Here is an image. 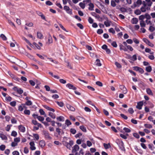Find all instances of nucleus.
Masks as SVG:
<instances>
[{"label": "nucleus", "instance_id": "nucleus-1", "mask_svg": "<svg viewBox=\"0 0 155 155\" xmlns=\"http://www.w3.org/2000/svg\"><path fill=\"white\" fill-rule=\"evenodd\" d=\"M42 133L45 139L50 140L52 139L51 137L50 136V134L48 131L46 130H43Z\"/></svg>", "mask_w": 155, "mask_h": 155}, {"label": "nucleus", "instance_id": "nucleus-2", "mask_svg": "<svg viewBox=\"0 0 155 155\" xmlns=\"http://www.w3.org/2000/svg\"><path fill=\"white\" fill-rule=\"evenodd\" d=\"M133 68L134 70L138 71L141 74H143L144 72V71L143 68L138 66L133 67Z\"/></svg>", "mask_w": 155, "mask_h": 155}, {"label": "nucleus", "instance_id": "nucleus-3", "mask_svg": "<svg viewBox=\"0 0 155 155\" xmlns=\"http://www.w3.org/2000/svg\"><path fill=\"white\" fill-rule=\"evenodd\" d=\"M13 90L16 91L19 94H21L23 92V90L20 88H18L17 87H15L13 88Z\"/></svg>", "mask_w": 155, "mask_h": 155}, {"label": "nucleus", "instance_id": "nucleus-4", "mask_svg": "<svg viewBox=\"0 0 155 155\" xmlns=\"http://www.w3.org/2000/svg\"><path fill=\"white\" fill-rule=\"evenodd\" d=\"M64 9L66 12L67 13L70 15H72V10L71 9H70L69 7L65 5L64 7Z\"/></svg>", "mask_w": 155, "mask_h": 155}, {"label": "nucleus", "instance_id": "nucleus-5", "mask_svg": "<svg viewBox=\"0 0 155 155\" xmlns=\"http://www.w3.org/2000/svg\"><path fill=\"white\" fill-rule=\"evenodd\" d=\"M143 41L147 44L150 46L153 47L154 46V45L152 43L150 42L146 38H143Z\"/></svg>", "mask_w": 155, "mask_h": 155}, {"label": "nucleus", "instance_id": "nucleus-6", "mask_svg": "<svg viewBox=\"0 0 155 155\" xmlns=\"http://www.w3.org/2000/svg\"><path fill=\"white\" fill-rule=\"evenodd\" d=\"M79 149V147L78 145H75L73 147V148L72 150V152L73 153L78 151Z\"/></svg>", "mask_w": 155, "mask_h": 155}, {"label": "nucleus", "instance_id": "nucleus-7", "mask_svg": "<svg viewBox=\"0 0 155 155\" xmlns=\"http://www.w3.org/2000/svg\"><path fill=\"white\" fill-rule=\"evenodd\" d=\"M36 13L39 16L41 17V18L43 19L46 21L45 18V15L43 14V13L40 11H36Z\"/></svg>", "mask_w": 155, "mask_h": 155}, {"label": "nucleus", "instance_id": "nucleus-8", "mask_svg": "<svg viewBox=\"0 0 155 155\" xmlns=\"http://www.w3.org/2000/svg\"><path fill=\"white\" fill-rule=\"evenodd\" d=\"M66 87L70 89H72L74 90H75L76 87H74L73 85L71 84L68 83L66 85Z\"/></svg>", "mask_w": 155, "mask_h": 155}, {"label": "nucleus", "instance_id": "nucleus-9", "mask_svg": "<svg viewBox=\"0 0 155 155\" xmlns=\"http://www.w3.org/2000/svg\"><path fill=\"white\" fill-rule=\"evenodd\" d=\"M30 148L31 150H35L36 147L35 146V143L34 142L32 141L30 143Z\"/></svg>", "mask_w": 155, "mask_h": 155}, {"label": "nucleus", "instance_id": "nucleus-10", "mask_svg": "<svg viewBox=\"0 0 155 155\" xmlns=\"http://www.w3.org/2000/svg\"><path fill=\"white\" fill-rule=\"evenodd\" d=\"M143 105V102L141 101L137 103L136 107L138 109L140 110L142 109V107Z\"/></svg>", "mask_w": 155, "mask_h": 155}, {"label": "nucleus", "instance_id": "nucleus-11", "mask_svg": "<svg viewBox=\"0 0 155 155\" xmlns=\"http://www.w3.org/2000/svg\"><path fill=\"white\" fill-rule=\"evenodd\" d=\"M32 123L34 125H37L38 127H42V125L41 124L38 123L36 120H32Z\"/></svg>", "mask_w": 155, "mask_h": 155}, {"label": "nucleus", "instance_id": "nucleus-12", "mask_svg": "<svg viewBox=\"0 0 155 155\" xmlns=\"http://www.w3.org/2000/svg\"><path fill=\"white\" fill-rule=\"evenodd\" d=\"M39 145L41 148H43L45 145V141L44 140H40L39 142Z\"/></svg>", "mask_w": 155, "mask_h": 155}, {"label": "nucleus", "instance_id": "nucleus-13", "mask_svg": "<svg viewBox=\"0 0 155 155\" xmlns=\"http://www.w3.org/2000/svg\"><path fill=\"white\" fill-rule=\"evenodd\" d=\"M134 149L136 150V151L139 153L141 154H143V150L139 148L137 146H135L134 147Z\"/></svg>", "mask_w": 155, "mask_h": 155}, {"label": "nucleus", "instance_id": "nucleus-14", "mask_svg": "<svg viewBox=\"0 0 155 155\" xmlns=\"http://www.w3.org/2000/svg\"><path fill=\"white\" fill-rule=\"evenodd\" d=\"M142 2L141 0H137L135 3L134 2V8L136 7L137 6V5H140L142 4Z\"/></svg>", "mask_w": 155, "mask_h": 155}, {"label": "nucleus", "instance_id": "nucleus-15", "mask_svg": "<svg viewBox=\"0 0 155 155\" xmlns=\"http://www.w3.org/2000/svg\"><path fill=\"white\" fill-rule=\"evenodd\" d=\"M18 129L21 132L24 133L25 131V127L22 125L18 126Z\"/></svg>", "mask_w": 155, "mask_h": 155}, {"label": "nucleus", "instance_id": "nucleus-16", "mask_svg": "<svg viewBox=\"0 0 155 155\" xmlns=\"http://www.w3.org/2000/svg\"><path fill=\"white\" fill-rule=\"evenodd\" d=\"M89 8L88 9L90 11L94 10V5L92 3L90 2L88 4Z\"/></svg>", "mask_w": 155, "mask_h": 155}, {"label": "nucleus", "instance_id": "nucleus-17", "mask_svg": "<svg viewBox=\"0 0 155 155\" xmlns=\"http://www.w3.org/2000/svg\"><path fill=\"white\" fill-rule=\"evenodd\" d=\"M0 137L2 140H7L8 138L6 136L3 134L1 133L0 134Z\"/></svg>", "mask_w": 155, "mask_h": 155}, {"label": "nucleus", "instance_id": "nucleus-18", "mask_svg": "<svg viewBox=\"0 0 155 155\" xmlns=\"http://www.w3.org/2000/svg\"><path fill=\"white\" fill-rule=\"evenodd\" d=\"M67 107L69 110L74 111L75 110V109L73 107L71 106L70 104H68L67 105Z\"/></svg>", "mask_w": 155, "mask_h": 155}, {"label": "nucleus", "instance_id": "nucleus-19", "mask_svg": "<svg viewBox=\"0 0 155 155\" xmlns=\"http://www.w3.org/2000/svg\"><path fill=\"white\" fill-rule=\"evenodd\" d=\"M103 145L105 149H107L109 148H111V146L109 143H108V144L104 143Z\"/></svg>", "mask_w": 155, "mask_h": 155}, {"label": "nucleus", "instance_id": "nucleus-20", "mask_svg": "<svg viewBox=\"0 0 155 155\" xmlns=\"http://www.w3.org/2000/svg\"><path fill=\"white\" fill-rule=\"evenodd\" d=\"M44 107L45 109H47L48 110L52 111L53 112L55 111V110L54 109L51 107H50L47 105H45L44 106Z\"/></svg>", "mask_w": 155, "mask_h": 155}, {"label": "nucleus", "instance_id": "nucleus-21", "mask_svg": "<svg viewBox=\"0 0 155 155\" xmlns=\"http://www.w3.org/2000/svg\"><path fill=\"white\" fill-rule=\"evenodd\" d=\"M53 42L52 38L50 35H49L48 37L47 43L49 44L52 43Z\"/></svg>", "mask_w": 155, "mask_h": 155}, {"label": "nucleus", "instance_id": "nucleus-22", "mask_svg": "<svg viewBox=\"0 0 155 155\" xmlns=\"http://www.w3.org/2000/svg\"><path fill=\"white\" fill-rule=\"evenodd\" d=\"M96 65L98 66H101V63L100 60L99 59H97L95 62Z\"/></svg>", "mask_w": 155, "mask_h": 155}, {"label": "nucleus", "instance_id": "nucleus-23", "mask_svg": "<svg viewBox=\"0 0 155 155\" xmlns=\"http://www.w3.org/2000/svg\"><path fill=\"white\" fill-rule=\"evenodd\" d=\"M64 146H65L67 148L70 149L71 147V145H70L67 142H64Z\"/></svg>", "mask_w": 155, "mask_h": 155}, {"label": "nucleus", "instance_id": "nucleus-24", "mask_svg": "<svg viewBox=\"0 0 155 155\" xmlns=\"http://www.w3.org/2000/svg\"><path fill=\"white\" fill-rule=\"evenodd\" d=\"M138 22V19L137 18H133L132 20V23L133 24H137Z\"/></svg>", "mask_w": 155, "mask_h": 155}, {"label": "nucleus", "instance_id": "nucleus-25", "mask_svg": "<svg viewBox=\"0 0 155 155\" xmlns=\"http://www.w3.org/2000/svg\"><path fill=\"white\" fill-rule=\"evenodd\" d=\"M147 93L150 95H153V93L150 88H148L146 89Z\"/></svg>", "mask_w": 155, "mask_h": 155}, {"label": "nucleus", "instance_id": "nucleus-26", "mask_svg": "<svg viewBox=\"0 0 155 155\" xmlns=\"http://www.w3.org/2000/svg\"><path fill=\"white\" fill-rule=\"evenodd\" d=\"M124 144L123 142L122 141L121 143V144L119 145V147L122 150H125L124 147Z\"/></svg>", "mask_w": 155, "mask_h": 155}, {"label": "nucleus", "instance_id": "nucleus-27", "mask_svg": "<svg viewBox=\"0 0 155 155\" xmlns=\"http://www.w3.org/2000/svg\"><path fill=\"white\" fill-rule=\"evenodd\" d=\"M64 117L61 116H60L57 117L56 119L57 120L60 121H64Z\"/></svg>", "mask_w": 155, "mask_h": 155}, {"label": "nucleus", "instance_id": "nucleus-28", "mask_svg": "<svg viewBox=\"0 0 155 155\" xmlns=\"http://www.w3.org/2000/svg\"><path fill=\"white\" fill-rule=\"evenodd\" d=\"M80 128L84 132H86L87 131L86 127L83 125L80 126Z\"/></svg>", "mask_w": 155, "mask_h": 155}, {"label": "nucleus", "instance_id": "nucleus-29", "mask_svg": "<svg viewBox=\"0 0 155 155\" xmlns=\"http://www.w3.org/2000/svg\"><path fill=\"white\" fill-rule=\"evenodd\" d=\"M65 124L68 127L71 124V123L69 120L67 119L65 121Z\"/></svg>", "mask_w": 155, "mask_h": 155}, {"label": "nucleus", "instance_id": "nucleus-30", "mask_svg": "<svg viewBox=\"0 0 155 155\" xmlns=\"http://www.w3.org/2000/svg\"><path fill=\"white\" fill-rule=\"evenodd\" d=\"M146 71L148 72H150L152 71V68L150 66L147 67L146 68Z\"/></svg>", "mask_w": 155, "mask_h": 155}, {"label": "nucleus", "instance_id": "nucleus-31", "mask_svg": "<svg viewBox=\"0 0 155 155\" xmlns=\"http://www.w3.org/2000/svg\"><path fill=\"white\" fill-rule=\"evenodd\" d=\"M49 115L53 119H54L56 117L55 114L52 112H49Z\"/></svg>", "mask_w": 155, "mask_h": 155}, {"label": "nucleus", "instance_id": "nucleus-32", "mask_svg": "<svg viewBox=\"0 0 155 155\" xmlns=\"http://www.w3.org/2000/svg\"><path fill=\"white\" fill-rule=\"evenodd\" d=\"M55 102L58 104V105L61 107H62L64 106V104L62 102H59L58 101H55Z\"/></svg>", "mask_w": 155, "mask_h": 155}, {"label": "nucleus", "instance_id": "nucleus-33", "mask_svg": "<svg viewBox=\"0 0 155 155\" xmlns=\"http://www.w3.org/2000/svg\"><path fill=\"white\" fill-rule=\"evenodd\" d=\"M12 100V97L8 95V96L6 97H5V100L7 101H11Z\"/></svg>", "mask_w": 155, "mask_h": 155}, {"label": "nucleus", "instance_id": "nucleus-34", "mask_svg": "<svg viewBox=\"0 0 155 155\" xmlns=\"http://www.w3.org/2000/svg\"><path fill=\"white\" fill-rule=\"evenodd\" d=\"M140 24L141 27H145L146 26V24L144 21H140Z\"/></svg>", "mask_w": 155, "mask_h": 155}, {"label": "nucleus", "instance_id": "nucleus-35", "mask_svg": "<svg viewBox=\"0 0 155 155\" xmlns=\"http://www.w3.org/2000/svg\"><path fill=\"white\" fill-rule=\"evenodd\" d=\"M37 35L38 38L39 39H41L43 38V35L42 34L39 32H37Z\"/></svg>", "mask_w": 155, "mask_h": 155}, {"label": "nucleus", "instance_id": "nucleus-36", "mask_svg": "<svg viewBox=\"0 0 155 155\" xmlns=\"http://www.w3.org/2000/svg\"><path fill=\"white\" fill-rule=\"evenodd\" d=\"M17 135V133L15 131L13 130L12 132L11 135L15 137H16Z\"/></svg>", "mask_w": 155, "mask_h": 155}, {"label": "nucleus", "instance_id": "nucleus-37", "mask_svg": "<svg viewBox=\"0 0 155 155\" xmlns=\"http://www.w3.org/2000/svg\"><path fill=\"white\" fill-rule=\"evenodd\" d=\"M70 132L72 134H74L76 133V130L74 128H71L70 130Z\"/></svg>", "mask_w": 155, "mask_h": 155}, {"label": "nucleus", "instance_id": "nucleus-38", "mask_svg": "<svg viewBox=\"0 0 155 155\" xmlns=\"http://www.w3.org/2000/svg\"><path fill=\"white\" fill-rule=\"evenodd\" d=\"M148 146L149 148L152 150H153L155 148L152 144H149L148 145Z\"/></svg>", "mask_w": 155, "mask_h": 155}, {"label": "nucleus", "instance_id": "nucleus-39", "mask_svg": "<svg viewBox=\"0 0 155 155\" xmlns=\"http://www.w3.org/2000/svg\"><path fill=\"white\" fill-rule=\"evenodd\" d=\"M79 5L80 7L82 9H84L85 6V5L84 3L82 2H80L79 4Z\"/></svg>", "mask_w": 155, "mask_h": 155}, {"label": "nucleus", "instance_id": "nucleus-40", "mask_svg": "<svg viewBox=\"0 0 155 155\" xmlns=\"http://www.w3.org/2000/svg\"><path fill=\"white\" fill-rule=\"evenodd\" d=\"M145 18V16L144 15H141L139 16V19L140 21H143V20Z\"/></svg>", "mask_w": 155, "mask_h": 155}, {"label": "nucleus", "instance_id": "nucleus-41", "mask_svg": "<svg viewBox=\"0 0 155 155\" xmlns=\"http://www.w3.org/2000/svg\"><path fill=\"white\" fill-rule=\"evenodd\" d=\"M11 121L12 124H15L17 122L16 120L14 117H13L11 119Z\"/></svg>", "mask_w": 155, "mask_h": 155}, {"label": "nucleus", "instance_id": "nucleus-42", "mask_svg": "<svg viewBox=\"0 0 155 155\" xmlns=\"http://www.w3.org/2000/svg\"><path fill=\"white\" fill-rule=\"evenodd\" d=\"M145 127L148 128H151L152 127V126L150 124H145L144 125Z\"/></svg>", "mask_w": 155, "mask_h": 155}, {"label": "nucleus", "instance_id": "nucleus-43", "mask_svg": "<svg viewBox=\"0 0 155 155\" xmlns=\"http://www.w3.org/2000/svg\"><path fill=\"white\" fill-rule=\"evenodd\" d=\"M134 13L137 15H138L141 14V12L139 9H137L136 10L135 12Z\"/></svg>", "mask_w": 155, "mask_h": 155}, {"label": "nucleus", "instance_id": "nucleus-44", "mask_svg": "<svg viewBox=\"0 0 155 155\" xmlns=\"http://www.w3.org/2000/svg\"><path fill=\"white\" fill-rule=\"evenodd\" d=\"M0 37L4 41H5L7 40V38L3 34H1L0 35Z\"/></svg>", "mask_w": 155, "mask_h": 155}, {"label": "nucleus", "instance_id": "nucleus-45", "mask_svg": "<svg viewBox=\"0 0 155 155\" xmlns=\"http://www.w3.org/2000/svg\"><path fill=\"white\" fill-rule=\"evenodd\" d=\"M130 59L134 61H136L137 59V56L136 54L133 55Z\"/></svg>", "mask_w": 155, "mask_h": 155}, {"label": "nucleus", "instance_id": "nucleus-46", "mask_svg": "<svg viewBox=\"0 0 155 155\" xmlns=\"http://www.w3.org/2000/svg\"><path fill=\"white\" fill-rule=\"evenodd\" d=\"M5 145L2 144L0 146V150L2 151H3L5 150Z\"/></svg>", "mask_w": 155, "mask_h": 155}, {"label": "nucleus", "instance_id": "nucleus-47", "mask_svg": "<svg viewBox=\"0 0 155 155\" xmlns=\"http://www.w3.org/2000/svg\"><path fill=\"white\" fill-rule=\"evenodd\" d=\"M123 130L125 131V132L127 133H129L131 131V130L130 129L126 127H125L123 128Z\"/></svg>", "mask_w": 155, "mask_h": 155}, {"label": "nucleus", "instance_id": "nucleus-48", "mask_svg": "<svg viewBox=\"0 0 155 155\" xmlns=\"http://www.w3.org/2000/svg\"><path fill=\"white\" fill-rule=\"evenodd\" d=\"M145 18H146L147 20H149L151 18V17L150 15L148 13H146L145 15Z\"/></svg>", "mask_w": 155, "mask_h": 155}, {"label": "nucleus", "instance_id": "nucleus-49", "mask_svg": "<svg viewBox=\"0 0 155 155\" xmlns=\"http://www.w3.org/2000/svg\"><path fill=\"white\" fill-rule=\"evenodd\" d=\"M120 86L123 87V93L124 94H126L127 92V89L126 88L124 87V86L121 85Z\"/></svg>", "mask_w": 155, "mask_h": 155}, {"label": "nucleus", "instance_id": "nucleus-50", "mask_svg": "<svg viewBox=\"0 0 155 155\" xmlns=\"http://www.w3.org/2000/svg\"><path fill=\"white\" fill-rule=\"evenodd\" d=\"M111 5L113 7H115L116 5L115 1L113 0H112L111 1Z\"/></svg>", "mask_w": 155, "mask_h": 155}, {"label": "nucleus", "instance_id": "nucleus-51", "mask_svg": "<svg viewBox=\"0 0 155 155\" xmlns=\"http://www.w3.org/2000/svg\"><path fill=\"white\" fill-rule=\"evenodd\" d=\"M133 136L137 139H139L140 138V136L138 133H136L133 134Z\"/></svg>", "mask_w": 155, "mask_h": 155}, {"label": "nucleus", "instance_id": "nucleus-52", "mask_svg": "<svg viewBox=\"0 0 155 155\" xmlns=\"http://www.w3.org/2000/svg\"><path fill=\"white\" fill-rule=\"evenodd\" d=\"M30 111L28 110H25L24 111V113L25 114L27 115H29L30 114Z\"/></svg>", "mask_w": 155, "mask_h": 155}, {"label": "nucleus", "instance_id": "nucleus-53", "mask_svg": "<svg viewBox=\"0 0 155 155\" xmlns=\"http://www.w3.org/2000/svg\"><path fill=\"white\" fill-rule=\"evenodd\" d=\"M37 118L39 120L41 121H42L44 120V117L41 116H38V117H37Z\"/></svg>", "mask_w": 155, "mask_h": 155}, {"label": "nucleus", "instance_id": "nucleus-54", "mask_svg": "<svg viewBox=\"0 0 155 155\" xmlns=\"http://www.w3.org/2000/svg\"><path fill=\"white\" fill-rule=\"evenodd\" d=\"M77 25L81 29H83L84 28V26L81 23H78L77 24Z\"/></svg>", "mask_w": 155, "mask_h": 155}, {"label": "nucleus", "instance_id": "nucleus-55", "mask_svg": "<svg viewBox=\"0 0 155 155\" xmlns=\"http://www.w3.org/2000/svg\"><path fill=\"white\" fill-rule=\"evenodd\" d=\"M120 116L125 120H127L128 119V117L127 116L125 115L124 114H120Z\"/></svg>", "mask_w": 155, "mask_h": 155}, {"label": "nucleus", "instance_id": "nucleus-56", "mask_svg": "<svg viewBox=\"0 0 155 155\" xmlns=\"http://www.w3.org/2000/svg\"><path fill=\"white\" fill-rule=\"evenodd\" d=\"M33 136L36 140H38L39 139V136L38 134H34Z\"/></svg>", "mask_w": 155, "mask_h": 155}, {"label": "nucleus", "instance_id": "nucleus-57", "mask_svg": "<svg viewBox=\"0 0 155 155\" xmlns=\"http://www.w3.org/2000/svg\"><path fill=\"white\" fill-rule=\"evenodd\" d=\"M88 21L90 24H93L94 20L91 17H89L88 19Z\"/></svg>", "mask_w": 155, "mask_h": 155}, {"label": "nucleus", "instance_id": "nucleus-58", "mask_svg": "<svg viewBox=\"0 0 155 155\" xmlns=\"http://www.w3.org/2000/svg\"><path fill=\"white\" fill-rule=\"evenodd\" d=\"M115 64L117 67L118 68H120L122 67L121 65L119 63L117 62H115Z\"/></svg>", "mask_w": 155, "mask_h": 155}, {"label": "nucleus", "instance_id": "nucleus-59", "mask_svg": "<svg viewBox=\"0 0 155 155\" xmlns=\"http://www.w3.org/2000/svg\"><path fill=\"white\" fill-rule=\"evenodd\" d=\"M109 32L110 33H112L113 34L115 33V31L113 28H111L109 29Z\"/></svg>", "mask_w": 155, "mask_h": 155}, {"label": "nucleus", "instance_id": "nucleus-60", "mask_svg": "<svg viewBox=\"0 0 155 155\" xmlns=\"http://www.w3.org/2000/svg\"><path fill=\"white\" fill-rule=\"evenodd\" d=\"M149 30L150 31L153 32L155 30V28L152 26H150L149 27Z\"/></svg>", "mask_w": 155, "mask_h": 155}, {"label": "nucleus", "instance_id": "nucleus-61", "mask_svg": "<svg viewBox=\"0 0 155 155\" xmlns=\"http://www.w3.org/2000/svg\"><path fill=\"white\" fill-rule=\"evenodd\" d=\"M111 45L114 47L116 48L117 47V45L116 41H113L111 44Z\"/></svg>", "mask_w": 155, "mask_h": 155}, {"label": "nucleus", "instance_id": "nucleus-62", "mask_svg": "<svg viewBox=\"0 0 155 155\" xmlns=\"http://www.w3.org/2000/svg\"><path fill=\"white\" fill-rule=\"evenodd\" d=\"M14 141L17 143L20 141V138L19 137H17L14 138Z\"/></svg>", "mask_w": 155, "mask_h": 155}, {"label": "nucleus", "instance_id": "nucleus-63", "mask_svg": "<svg viewBox=\"0 0 155 155\" xmlns=\"http://www.w3.org/2000/svg\"><path fill=\"white\" fill-rule=\"evenodd\" d=\"M96 84L97 85H98L99 86L102 87L103 86L102 83L101 82L99 81H97L96 82Z\"/></svg>", "mask_w": 155, "mask_h": 155}, {"label": "nucleus", "instance_id": "nucleus-64", "mask_svg": "<svg viewBox=\"0 0 155 155\" xmlns=\"http://www.w3.org/2000/svg\"><path fill=\"white\" fill-rule=\"evenodd\" d=\"M12 154L13 155H19V152L16 150L14 151L12 153Z\"/></svg>", "mask_w": 155, "mask_h": 155}]
</instances>
